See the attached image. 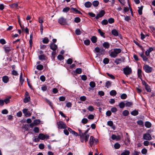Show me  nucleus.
<instances>
[{
    "instance_id": "dca6fc26",
    "label": "nucleus",
    "mask_w": 155,
    "mask_h": 155,
    "mask_svg": "<svg viewBox=\"0 0 155 155\" xmlns=\"http://www.w3.org/2000/svg\"><path fill=\"white\" fill-rule=\"evenodd\" d=\"M2 80L4 82L7 83L9 80L8 77L7 76H4L2 78Z\"/></svg>"
},
{
    "instance_id": "5fc2aeb1",
    "label": "nucleus",
    "mask_w": 155,
    "mask_h": 155,
    "mask_svg": "<svg viewBox=\"0 0 155 155\" xmlns=\"http://www.w3.org/2000/svg\"><path fill=\"white\" fill-rule=\"evenodd\" d=\"M80 21L81 19L79 17H76L74 18V21L76 23L79 22Z\"/></svg>"
},
{
    "instance_id": "f3484780",
    "label": "nucleus",
    "mask_w": 155,
    "mask_h": 155,
    "mask_svg": "<svg viewBox=\"0 0 155 155\" xmlns=\"http://www.w3.org/2000/svg\"><path fill=\"white\" fill-rule=\"evenodd\" d=\"M142 70L140 69H138L137 70V74L138 77L141 80H142V76L141 74Z\"/></svg>"
},
{
    "instance_id": "338daca9",
    "label": "nucleus",
    "mask_w": 155,
    "mask_h": 155,
    "mask_svg": "<svg viewBox=\"0 0 155 155\" xmlns=\"http://www.w3.org/2000/svg\"><path fill=\"white\" fill-rule=\"evenodd\" d=\"M143 144L145 146H148L150 144V142L148 141H145L143 142Z\"/></svg>"
},
{
    "instance_id": "2eb2a0df",
    "label": "nucleus",
    "mask_w": 155,
    "mask_h": 155,
    "mask_svg": "<svg viewBox=\"0 0 155 155\" xmlns=\"http://www.w3.org/2000/svg\"><path fill=\"white\" fill-rule=\"evenodd\" d=\"M74 12H75L76 13L78 14H81V12L80 11L77 10L76 8H71L70 9V12L73 13Z\"/></svg>"
},
{
    "instance_id": "0e129e2a",
    "label": "nucleus",
    "mask_w": 155,
    "mask_h": 155,
    "mask_svg": "<svg viewBox=\"0 0 155 155\" xmlns=\"http://www.w3.org/2000/svg\"><path fill=\"white\" fill-rule=\"evenodd\" d=\"M39 148L41 149H43L44 148L45 146L43 144H40L38 146Z\"/></svg>"
},
{
    "instance_id": "f257e3e1",
    "label": "nucleus",
    "mask_w": 155,
    "mask_h": 155,
    "mask_svg": "<svg viewBox=\"0 0 155 155\" xmlns=\"http://www.w3.org/2000/svg\"><path fill=\"white\" fill-rule=\"evenodd\" d=\"M121 50L120 48L114 49V51L110 53V55L112 57L115 58L117 54L121 52Z\"/></svg>"
},
{
    "instance_id": "680f3d73",
    "label": "nucleus",
    "mask_w": 155,
    "mask_h": 155,
    "mask_svg": "<svg viewBox=\"0 0 155 155\" xmlns=\"http://www.w3.org/2000/svg\"><path fill=\"white\" fill-rule=\"evenodd\" d=\"M80 99L82 101H85L86 100V97L85 96H81L80 97Z\"/></svg>"
},
{
    "instance_id": "20e7f679",
    "label": "nucleus",
    "mask_w": 155,
    "mask_h": 155,
    "mask_svg": "<svg viewBox=\"0 0 155 155\" xmlns=\"http://www.w3.org/2000/svg\"><path fill=\"white\" fill-rule=\"evenodd\" d=\"M145 71L147 73L151 72L152 71V68L148 65H145L143 67Z\"/></svg>"
},
{
    "instance_id": "2f4dec72",
    "label": "nucleus",
    "mask_w": 155,
    "mask_h": 155,
    "mask_svg": "<svg viewBox=\"0 0 155 155\" xmlns=\"http://www.w3.org/2000/svg\"><path fill=\"white\" fill-rule=\"evenodd\" d=\"M10 7L13 8H17L18 7V4L17 3H14L10 5Z\"/></svg>"
},
{
    "instance_id": "9b49d317",
    "label": "nucleus",
    "mask_w": 155,
    "mask_h": 155,
    "mask_svg": "<svg viewBox=\"0 0 155 155\" xmlns=\"http://www.w3.org/2000/svg\"><path fill=\"white\" fill-rule=\"evenodd\" d=\"M111 139L113 140H120V137L119 136H117L114 134H112L111 137Z\"/></svg>"
},
{
    "instance_id": "4c0bfd02",
    "label": "nucleus",
    "mask_w": 155,
    "mask_h": 155,
    "mask_svg": "<svg viewBox=\"0 0 155 155\" xmlns=\"http://www.w3.org/2000/svg\"><path fill=\"white\" fill-rule=\"evenodd\" d=\"M89 137V134H85L84 136V140L86 142L88 141Z\"/></svg>"
},
{
    "instance_id": "de8ad7c7",
    "label": "nucleus",
    "mask_w": 155,
    "mask_h": 155,
    "mask_svg": "<svg viewBox=\"0 0 155 155\" xmlns=\"http://www.w3.org/2000/svg\"><path fill=\"white\" fill-rule=\"evenodd\" d=\"M75 34L77 35H80L81 33V32L79 29H77L75 31Z\"/></svg>"
},
{
    "instance_id": "4d7b16f0",
    "label": "nucleus",
    "mask_w": 155,
    "mask_h": 155,
    "mask_svg": "<svg viewBox=\"0 0 155 155\" xmlns=\"http://www.w3.org/2000/svg\"><path fill=\"white\" fill-rule=\"evenodd\" d=\"M40 79L43 82H44L45 81V78L44 76L41 75L40 77Z\"/></svg>"
},
{
    "instance_id": "ddd939ff",
    "label": "nucleus",
    "mask_w": 155,
    "mask_h": 155,
    "mask_svg": "<svg viewBox=\"0 0 155 155\" xmlns=\"http://www.w3.org/2000/svg\"><path fill=\"white\" fill-rule=\"evenodd\" d=\"M94 138L93 136L90 137L89 140V143L91 146H92L94 144Z\"/></svg>"
},
{
    "instance_id": "6e6552de",
    "label": "nucleus",
    "mask_w": 155,
    "mask_h": 155,
    "mask_svg": "<svg viewBox=\"0 0 155 155\" xmlns=\"http://www.w3.org/2000/svg\"><path fill=\"white\" fill-rule=\"evenodd\" d=\"M143 138L144 140H150L152 139V137L149 134H143Z\"/></svg>"
},
{
    "instance_id": "a18cd8bd",
    "label": "nucleus",
    "mask_w": 155,
    "mask_h": 155,
    "mask_svg": "<svg viewBox=\"0 0 155 155\" xmlns=\"http://www.w3.org/2000/svg\"><path fill=\"white\" fill-rule=\"evenodd\" d=\"M101 23L102 25H106L108 23V21L106 19L103 20L101 21Z\"/></svg>"
},
{
    "instance_id": "603ef678",
    "label": "nucleus",
    "mask_w": 155,
    "mask_h": 155,
    "mask_svg": "<svg viewBox=\"0 0 155 155\" xmlns=\"http://www.w3.org/2000/svg\"><path fill=\"white\" fill-rule=\"evenodd\" d=\"M108 22L110 24L113 23L114 22V19L112 18H110L108 19Z\"/></svg>"
},
{
    "instance_id": "6ab92c4d",
    "label": "nucleus",
    "mask_w": 155,
    "mask_h": 155,
    "mask_svg": "<svg viewBox=\"0 0 155 155\" xmlns=\"http://www.w3.org/2000/svg\"><path fill=\"white\" fill-rule=\"evenodd\" d=\"M103 46L106 48L108 49L110 47V44L107 42H104L103 44Z\"/></svg>"
},
{
    "instance_id": "473e14b6",
    "label": "nucleus",
    "mask_w": 155,
    "mask_h": 155,
    "mask_svg": "<svg viewBox=\"0 0 155 155\" xmlns=\"http://www.w3.org/2000/svg\"><path fill=\"white\" fill-rule=\"evenodd\" d=\"M145 88L147 91L148 92H151V90L150 88V86L148 84L146 85L145 86Z\"/></svg>"
},
{
    "instance_id": "393cba45",
    "label": "nucleus",
    "mask_w": 155,
    "mask_h": 155,
    "mask_svg": "<svg viewBox=\"0 0 155 155\" xmlns=\"http://www.w3.org/2000/svg\"><path fill=\"white\" fill-rule=\"evenodd\" d=\"M91 40L93 43H95L97 42V38L95 36H93L91 38Z\"/></svg>"
},
{
    "instance_id": "58836bf2",
    "label": "nucleus",
    "mask_w": 155,
    "mask_h": 155,
    "mask_svg": "<svg viewBox=\"0 0 155 155\" xmlns=\"http://www.w3.org/2000/svg\"><path fill=\"white\" fill-rule=\"evenodd\" d=\"M70 9H71V8H70L69 7H66V8H64L63 9L62 11L63 12L66 13V12H68L69 11V10L70 11Z\"/></svg>"
},
{
    "instance_id": "c85d7f7f",
    "label": "nucleus",
    "mask_w": 155,
    "mask_h": 155,
    "mask_svg": "<svg viewBox=\"0 0 155 155\" xmlns=\"http://www.w3.org/2000/svg\"><path fill=\"white\" fill-rule=\"evenodd\" d=\"M36 68L39 70H41L43 68V66L41 64H39L37 65Z\"/></svg>"
},
{
    "instance_id": "b1692460",
    "label": "nucleus",
    "mask_w": 155,
    "mask_h": 155,
    "mask_svg": "<svg viewBox=\"0 0 155 155\" xmlns=\"http://www.w3.org/2000/svg\"><path fill=\"white\" fill-rule=\"evenodd\" d=\"M145 126L147 128H150L151 126V124L150 122L148 121H146L145 124Z\"/></svg>"
},
{
    "instance_id": "cd10ccee",
    "label": "nucleus",
    "mask_w": 155,
    "mask_h": 155,
    "mask_svg": "<svg viewBox=\"0 0 155 155\" xmlns=\"http://www.w3.org/2000/svg\"><path fill=\"white\" fill-rule=\"evenodd\" d=\"M40 60H43L45 59L46 56L44 54H41L38 56Z\"/></svg>"
},
{
    "instance_id": "052dcab7",
    "label": "nucleus",
    "mask_w": 155,
    "mask_h": 155,
    "mask_svg": "<svg viewBox=\"0 0 155 155\" xmlns=\"http://www.w3.org/2000/svg\"><path fill=\"white\" fill-rule=\"evenodd\" d=\"M147 152V149L145 148H143L141 150V153L143 154H146Z\"/></svg>"
},
{
    "instance_id": "6e6d98bb",
    "label": "nucleus",
    "mask_w": 155,
    "mask_h": 155,
    "mask_svg": "<svg viewBox=\"0 0 155 155\" xmlns=\"http://www.w3.org/2000/svg\"><path fill=\"white\" fill-rule=\"evenodd\" d=\"M107 124L110 127H112L113 125V123L112 121H109L107 122Z\"/></svg>"
},
{
    "instance_id": "72a5a7b5",
    "label": "nucleus",
    "mask_w": 155,
    "mask_h": 155,
    "mask_svg": "<svg viewBox=\"0 0 155 155\" xmlns=\"http://www.w3.org/2000/svg\"><path fill=\"white\" fill-rule=\"evenodd\" d=\"M98 32L100 34V35L103 37L104 38H105V36L104 35V33L101 31V30L99 29L98 30Z\"/></svg>"
},
{
    "instance_id": "7ed1b4c3",
    "label": "nucleus",
    "mask_w": 155,
    "mask_h": 155,
    "mask_svg": "<svg viewBox=\"0 0 155 155\" xmlns=\"http://www.w3.org/2000/svg\"><path fill=\"white\" fill-rule=\"evenodd\" d=\"M58 22L61 25H65L67 24L66 19L63 17H61L59 18L58 21Z\"/></svg>"
},
{
    "instance_id": "412c9836",
    "label": "nucleus",
    "mask_w": 155,
    "mask_h": 155,
    "mask_svg": "<svg viewBox=\"0 0 155 155\" xmlns=\"http://www.w3.org/2000/svg\"><path fill=\"white\" fill-rule=\"evenodd\" d=\"M84 5L86 8H89L92 5V3L89 2H87L84 4Z\"/></svg>"
},
{
    "instance_id": "4be33fe9",
    "label": "nucleus",
    "mask_w": 155,
    "mask_h": 155,
    "mask_svg": "<svg viewBox=\"0 0 155 155\" xmlns=\"http://www.w3.org/2000/svg\"><path fill=\"white\" fill-rule=\"evenodd\" d=\"M130 152L127 150H125L120 154V155H129Z\"/></svg>"
},
{
    "instance_id": "09e8293b",
    "label": "nucleus",
    "mask_w": 155,
    "mask_h": 155,
    "mask_svg": "<svg viewBox=\"0 0 155 155\" xmlns=\"http://www.w3.org/2000/svg\"><path fill=\"white\" fill-rule=\"evenodd\" d=\"M127 97V95L125 94H123L120 96V98L122 99H125Z\"/></svg>"
},
{
    "instance_id": "bb28decb",
    "label": "nucleus",
    "mask_w": 155,
    "mask_h": 155,
    "mask_svg": "<svg viewBox=\"0 0 155 155\" xmlns=\"http://www.w3.org/2000/svg\"><path fill=\"white\" fill-rule=\"evenodd\" d=\"M110 94L111 96H114L116 95L117 92L115 90H112L110 92Z\"/></svg>"
},
{
    "instance_id": "864d4df0",
    "label": "nucleus",
    "mask_w": 155,
    "mask_h": 155,
    "mask_svg": "<svg viewBox=\"0 0 155 155\" xmlns=\"http://www.w3.org/2000/svg\"><path fill=\"white\" fill-rule=\"evenodd\" d=\"M10 98V97L5 99L3 100L4 102H5L6 104H7L9 103L10 102L9 99Z\"/></svg>"
},
{
    "instance_id": "c03bdc74",
    "label": "nucleus",
    "mask_w": 155,
    "mask_h": 155,
    "mask_svg": "<svg viewBox=\"0 0 155 155\" xmlns=\"http://www.w3.org/2000/svg\"><path fill=\"white\" fill-rule=\"evenodd\" d=\"M89 85L92 88L94 87L95 86V84L94 82L93 81H91Z\"/></svg>"
},
{
    "instance_id": "aec40b11",
    "label": "nucleus",
    "mask_w": 155,
    "mask_h": 155,
    "mask_svg": "<svg viewBox=\"0 0 155 155\" xmlns=\"http://www.w3.org/2000/svg\"><path fill=\"white\" fill-rule=\"evenodd\" d=\"M124 60H122L120 58H117L115 59L114 62L117 64H118L121 63L122 62H123Z\"/></svg>"
},
{
    "instance_id": "f03ea898",
    "label": "nucleus",
    "mask_w": 155,
    "mask_h": 155,
    "mask_svg": "<svg viewBox=\"0 0 155 155\" xmlns=\"http://www.w3.org/2000/svg\"><path fill=\"white\" fill-rule=\"evenodd\" d=\"M57 124L59 129H65L67 127L66 124L62 121L57 122Z\"/></svg>"
},
{
    "instance_id": "49530a36",
    "label": "nucleus",
    "mask_w": 155,
    "mask_h": 155,
    "mask_svg": "<svg viewBox=\"0 0 155 155\" xmlns=\"http://www.w3.org/2000/svg\"><path fill=\"white\" fill-rule=\"evenodd\" d=\"M87 109L90 111H92L94 110V108L92 106H89Z\"/></svg>"
},
{
    "instance_id": "5701e85b",
    "label": "nucleus",
    "mask_w": 155,
    "mask_h": 155,
    "mask_svg": "<svg viewBox=\"0 0 155 155\" xmlns=\"http://www.w3.org/2000/svg\"><path fill=\"white\" fill-rule=\"evenodd\" d=\"M143 8V6H141L140 7H139L138 8V11L140 15H141L142 14V10Z\"/></svg>"
},
{
    "instance_id": "69168bd1",
    "label": "nucleus",
    "mask_w": 155,
    "mask_h": 155,
    "mask_svg": "<svg viewBox=\"0 0 155 155\" xmlns=\"http://www.w3.org/2000/svg\"><path fill=\"white\" fill-rule=\"evenodd\" d=\"M72 62V60L71 58H69L67 61V63L68 64H71Z\"/></svg>"
},
{
    "instance_id": "bf43d9fd",
    "label": "nucleus",
    "mask_w": 155,
    "mask_h": 155,
    "mask_svg": "<svg viewBox=\"0 0 155 155\" xmlns=\"http://www.w3.org/2000/svg\"><path fill=\"white\" fill-rule=\"evenodd\" d=\"M34 124L35 125L38 124L40 123V120H34Z\"/></svg>"
},
{
    "instance_id": "ea45409f",
    "label": "nucleus",
    "mask_w": 155,
    "mask_h": 155,
    "mask_svg": "<svg viewBox=\"0 0 155 155\" xmlns=\"http://www.w3.org/2000/svg\"><path fill=\"white\" fill-rule=\"evenodd\" d=\"M129 114V111L127 110H124L123 112V114L124 116H127Z\"/></svg>"
},
{
    "instance_id": "1a4fd4ad",
    "label": "nucleus",
    "mask_w": 155,
    "mask_h": 155,
    "mask_svg": "<svg viewBox=\"0 0 155 155\" xmlns=\"http://www.w3.org/2000/svg\"><path fill=\"white\" fill-rule=\"evenodd\" d=\"M105 13V11L104 10H101L99 12V14H97L95 18L96 19H98L99 18L102 17L104 15Z\"/></svg>"
},
{
    "instance_id": "e2e57ef3",
    "label": "nucleus",
    "mask_w": 155,
    "mask_h": 155,
    "mask_svg": "<svg viewBox=\"0 0 155 155\" xmlns=\"http://www.w3.org/2000/svg\"><path fill=\"white\" fill-rule=\"evenodd\" d=\"M111 111L113 113L116 112L117 111V109L116 107H113L111 109Z\"/></svg>"
},
{
    "instance_id": "13d9d810",
    "label": "nucleus",
    "mask_w": 155,
    "mask_h": 155,
    "mask_svg": "<svg viewBox=\"0 0 155 155\" xmlns=\"http://www.w3.org/2000/svg\"><path fill=\"white\" fill-rule=\"evenodd\" d=\"M58 58L60 60H62L64 59V58L63 56L59 54L58 56Z\"/></svg>"
},
{
    "instance_id": "8fccbe9b",
    "label": "nucleus",
    "mask_w": 155,
    "mask_h": 155,
    "mask_svg": "<svg viewBox=\"0 0 155 155\" xmlns=\"http://www.w3.org/2000/svg\"><path fill=\"white\" fill-rule=\"evenodd\" d=\"M76 73L78 74H80L81 73L82 70L80 68H77L76 70Z\"/></svg>"
},
{
    "instance_id": "39448f33",
    "label": "nucleus",
    "mask_w": 155,
    "mask_h": 155,
    "mask_svg": "<svg viewBox=\"0 0 155 155\" xmlns=\"http://www.w3.org/2000/svg\"><path fill=\"white\" fill-rule=\"evenodd\" d=\"M123 71L124 74L126 75L130 74L132 72V70L131 68L129 67H126L124 68Z\"/></svg>"
},
{
    "instance_id": "0eeeda50",
    "label": "nucleus",
    "mask_w": 155,
    "mask_h": 155,
    "mask_svg": "<svg viewBox=\"0 0 155 155\" xmlns=\"http://www.w3.org/2000/svg\"><path fill=\"white\" fill-rule=\"evenodd\" d=\"M38 137L40 139L43 140L45 139H48L49 137L48 135L45 136L44 134L41 133L39 134Z\"/></svg>"
},
{
    "instance_id": "37998d69",
    "label": "nucleus",
    "mask_w": 155,
    "mask_h": 155,
    "mask_svg": "<svg viewBox=\"0 0 155 155\" xmlns=\"http://www.w3.org/2000/svg\"><path fill=\"white\" fill-rule=\"evenodd\" d=\"M109 61V59L108 58H105L104 59L103 62L104 64H105L108 63Z\"/></svg>"
},
{
    "instance_id": "79ce46f5",
    "label": "nucleus",
    "mask_w": 155,
    "mask_h": 155,
    "mask_svg": "<svg viewBox=\"0 0 155 155\" xmlns=\"http://www.w3.org/2000/svg\"><path fill=\"white\" fill-rule=\"evenodd\" d=\"M120 147V145L118 143H116L114 145V147L116 149L119 148Z\"/></svg>"
},
{
    "instance_id": "4468645a",
    "label": "nucleus",
    "mask_w": 155,
    "mask_h": 155,
    "mask_svg": "<svg viewBox=\"0 0 155 155\" xmlns=\"http://www.w3.org/2000/svg\"><path fill=\"white\" fill-rule=\"evenodd\" d=\"M153 50V48L152 47L149 48V49L146 51L145 52L146 55L147 56H149L150 55V53Z\"/></svg>"
},
{
    "instance_id": "e433bc0d",
    "label": "nucleus",
    "mask_w": 155,
    "mask_h": 155,
    "mask_svg": "<svg viewBox=\"0 0 155 155\" xmlns=\"http://www.w3.org/2000/svg\"><path fill=\"white\" fill-rule=\"evenodd\" d=\"M133 105V103L131 102L127 101L125 103V105L126 107H130Z\"/></svg>"
},
{
    "instance_id": "3c124183",
    "label": "nucleus",
    "mask_w": 155,
    "mask_h": 155,
    "mask_svg": "<svg viewBox=\"0 0 155 155\" xmlns=\"http://www.w3.org/2000/svg\"><path fill=\"white\" fill-rule=\"evenodd\" d=\"M88 122V120L86 118H84L82 119L81 121V122L84 124H86Z\"/></svg>"
},
{
    "instance_id": "7c9ffc66",
    "label": "nucleus",
    "mask_w": 155,
    "mask_h": 155,
    "mask_svg": "<svg viewBox=\"0 0 155 155\" xmlns=\"http://www.w3.org/2000/svg\"><path fill=\"white\" fill-rule=\"evenodd\" d=\"M99 4V2L97 1H94L92 3L94 7H97Z\"/></svg>"
},
{
    "instance_id": "a878e982",
    "label": "nucleus",
    "mask_w": 155,
    "mask_h": 155,
    "mask_svg": "<svg viewBox=\"0 0 155 155\" xmlns=\"http://www.w3.org/2000/svg\"><path fill=\"white\" fill-rule=\"evenodd\" d=\"M133 116H136L138 114V112L137 110H134L130 113Z\"/></svg>"
},
{
    "instance_id": "774afa93",
    "label": "nucleus",
    "mask_w": 155,
    "mask_h": 155,
    "mask_svg": "<svg viewBox=\"0 0 155 155\" xmlns=\"http://www.w3.org/2000/svg\"><path fill=\"white\" fill-rule=\"evenodd\" d=\"M47 87L45 85H43L41 87V90L43 91H45L47 90Z\"/></svg>"
},
{
    "instance_id": "c9c22d12",
    "label": "nucleus",
    "mask_w": 155,
    "mask_h": 155,
    "mask_svg": "<svg viewBox=\"0 0 155 155\" xmlns=\"http://www.w3.org/2000/svg\"><path fill=\"white\" fill-rule=\"evenodd\" d=\"M90 43V41L89 39H86L84 40V43L86 45H89Z\"/></svg>"
},
{
    "instance_id": "9d476101",
    "label": "nucleus",
    "mask_w": 155,
    "mask_h": 155,
    "mask_svg": "<svg viewBox=\"0 0 155 155\" xmlns=\"http://www.w3.org/2000/svg\"><path fill=\"white\" fill-rule=\"evenodd\" d=\"M78 130L79 132L78 135L80 136L81 141L82 142H83L84 141V133L82 132L81 130L79 129H78Z\"/></svg>"
},
{
    "instance_id": "a211bd4d",
    "label": "nucleus",
    "mask_w": 155,
    "mask_h": 155,
    "mask_svg": "<svg viewBox=\"0 0 155 155\" xmlns=\"http://www.w3.org/2000/svg\"><path fill=\"white\" fill-rule=\"evenodd\" d=\"M112 34L115 36H117L118 35V32L116 29H113L111 31Z\"/></svg>"
},
{
    "instance_id": "f8f14e48",
    "label": "nucleus",
    "mask_w": 155,
    "mask_h": 155,
    "mask_svg": "<svg viewBox=\"0 0 155 155\" xmlns=\"http://www.w3.org/2000/svg\"><path fill=\"white\" fill-rule=\"evenodd\" d=\"M50 48L53 51H55L57 48V46L55 44L52 43L50 46Z\"/></svg>"
},
{
    "instance_id": "a19ab883",
    "label": "nucleus",
    "mask_w": 155,
    "mask_h": 155,
    "mask_svg": "<svg viewBox=\"0 0 155 155\" xmlns=\"http://www.w3.org/2000/svg\"><path fill=\"white\" fill-rule=\"evenodd\" d=\"M125 105V104L124 102H121L120 103L119 105L120 108H123L124 107Z\"/></svg>"
},
{
    "instance_id": "c756f323",
    "label": "nucleus",
    "mask_w": 155,
    "mask_h": 155,
    "mask_svg": "<svg viewBox=\"0 0 155 155\" xmlns=\"http://www.w3.org/2000/svg\"><path fill=\"white\" fill-rule=\"evenodd\" d=\"M44 44H47L49 41V40L48 38L45 37L43 38L42 40Z\"/></svg>"
},
{
    "instance_id": "423d86ee",
    "label": "nucleus",
    "mask_w": 155,
    "mask_h": 155,
    "mask_svg": "<svg viewBox=\"0 0 155 155\" xmlns=\"http://www.w3.org/2000/svg\"><path fill=\"white\" fill-rule=\"evenodd\" d=\"M25 97L23 100V102L25 103L28 102L30 100V97L28 92L27 91L25 94Z\"/></svg>"
},
{
    "instance_id": "f704fd0d",
    "label": "nucleus",
    "mask_w": 155,
    "mask_h": 155,
    "mask_svg": "<svg viewBox=\"0 0 155 155\" xmlns=\"http://www.w3.org/2000/svg\"><path fill=\"white\" fill-rule=\"evenodd\" d=\"M111 83L109 81H107L105 83V86L107 88H108L109 87L111 86Z\"/></svg>"
}]
</instances>
